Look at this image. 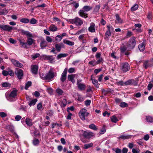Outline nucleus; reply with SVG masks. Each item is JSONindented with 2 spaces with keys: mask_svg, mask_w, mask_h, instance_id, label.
I'll use <instances>...</instances> for the list:
<instances>
[{
  "mask_svg": "<svg viewBox=\"0 0 153 153\" xmlns=\"http://www.w3.org/2000/svg\"><path fill=\"white\" fill-rule=\"evenodd\" d=\"M111 32L107 30L105 33L104 39L106 40H108L109 37L111 36Z\"/></svg>",
  "mask_w": 153,
  "mask_h": 153,
  "instance_id": "nucleus-22",
  "label": "nucleus"
},
{
  "mask_svg": "<svg viewBox=\"0 0 153 153\" xmlns=\"http://www.w3.org/2000/svg\"><path fill=\"white\" fill-rule=\"evenodd\" d=\"M11 62L16 67L20 68H22L23 67V65L18 61L12 59L11 60Z\"/></svg>",
  "mask_w": 153,
  "mask_h": 153,
  "instance_id": "nucleus-12",
  "label": "nucleus"
},
{
  "mask_svg": "<svg viewBox=\"0 0 153 153\" xmlns=\"http://www.w3.org/2000/svg\"><path fill=\"white\" fill-rule=\"evenodd\" d=\"M77 85L78 88L81 90H84L85 89V85L82 83H79Z\"/></svg>",
  "mask_w": 153,
  "mask_h": 153,
  "instance_id": "nucleus-34",
  "label": "nucleus"
},
{
  "mask_svg": "<svg viewBox=\"0 0 153 153\" xmlns=\"http://www.w3.org/2000/svg\"><path fill=\"white\" fill-rule=\"evenodd\" d=\"M67 103V100L65 99H64L62 100V106L64 107L66 106Z\"/></svg>",
  "mask_w": 153,
  "mask_h": 153,
  "instance_id": "nucleus-44",
  "label": "nucleus"
},
{
  "mask_svg": "<svg viewBox=\"0 0 153 153\" xmlns=\"http://www.w3.org/2000/svg\"><path fill=\"white\" fill-rule=\"evenodd\" d=\"M15 73L17 75V76L19 79H22V77L23 76V71L20 69H18L16 72Z\"/></svg>",
  "mask_w": 153,
  "mask_h": 153,
  "instance_id": "nucleus-13",
  "label": "nucleus"
},
{
  "mask_svg": "<svg viewBox=\"0 0 153 153\" xmlns=\"http://www.w3.org/2000/svg\"><path fill=\"white\" fill-rule=\"evenodd\" d=\"M87 109L85 108L82 109L79 113V114L80 119L84 120H85V117H86L88 115L89 113L87 112Z\"/></svg>",
  "mask_w": 153,
  "mask_h": 153,
  "instance_id": "nucleus-5",
  "label": "nucleus"
},
{
  "mask_svg": "<svg viewBox=\"0 0 153 153\" xmlns=\"http://www.w3.org/2000/svg\"><path fill=\"white\" fill-rule=\"evenodd\" d=\"M93 145V143H92L86 144L84 145V148L85 149H87L90 147H92Z\"/></svg>",
  "mask_w": 153,
  "mask_h": 153,
  "instance_id": "nucleus-38",
  "label": "nucleus"
},
{
  "mask_svg": "<svg viewBox=\"0 0 153 153\" xmlns=\"http://www.w3.org/2000/svg\"><path fill=\"white\" fill-rule=\"evenodd\" d=\"M134 80L133 79H129L126 82L124 83V84L126 85H134Z\"/></svg>",
  "mask_w": 153,
  "mask_h": 153,
  "instance_id": "nucleus-29",
  "label": "nucleus"
},
{
  "mask_svg": "<svg viewBox=\"0 0 153 153\" xmlns=\"http://www.w3.org/2000/svg\"><path fill=\"white\" fill-rule=\"evenodd\" d=\"M112 150L113 151H115L116 153H121V150L118 148H117L116 149H113Z\"/></svg>",
  "mask_w": 153,
  "mask_h": 153,
  "instance_id": "nucleus-59",
  "label": "nucleus"
},
{
  "mask_svg": "<svg viewBox=\"0 0 153 153\" xmlns=\"http://www.w3.org/2000/svg\"><path fill=\"white\" fill-rule=\"evenodd\" d=\"M120 106L122 108L128 106V104L126 102H123L120 104Z\"/></svg>",
  "mask_w": 153,
  "mask_h": 153,
  "instance_id": "nucleus-54",
  "label": "nucleus"
},
{
  "mask_svg": "<svg viewBox=\"0 0 153 153\" xmlns=\"http://www.w3.org/2000/svg\"><path fill=\"white\" fill-rule=\"evenodd\" d=\"M152 65H153V63H152L151 62L148 61H145L143 64V66L146 69H147Z\"/></svg>",
  "mask_w": 153,
  "mask_h": 153,
  "instance_id": "nucleus-20",
  "label": "nucleus"
},
{
  "mask_svg": "<svg viewBox=\"0 0 153 153\" xmlns=\"http://www.w3.org/2000/svg\"><path fill=\"white\" fill-rule=\"evenodd\" d=\"M78 13L79 16L82 17L86 18L88 17V14L83 9L80 10Z\"/></svg>",
  "mask_w": 153,
  "mask_h": 153,
  "instance_id": "nucleus-11",
  "label": "nucleus"
},
{
  "mask_svg": "<svg viewBox=\"0 0 153 153\" xmlns=\"http://www.w3.org/2000/svg\"><path fill=\"white\" fill-rule=\"evenodd\" d=\"M88 30L91 33H94L95 32V24L93 22L91 23Z\"/></svg>",
  "mask_w": 153,
  "mask_h": 153,
  "instance_id": "nucleus-17",
  "label": "nucleus"
},
{
  "mask_svg": "<svg viewBox=\"0 0 153 153\" xmlns=\"http://www.w3.org/2000/svg\"><path fill=\"white\" fill-rule=\"evenodd\" d=\"M116 81L115 82L114 84H115L117 85H120L121 86L123 85L124 84V83H123V82L122 81H117V79H116Z\"/></svg>",
  "mask_w": 153,
  "mask_h": 153,
  "instance_id": "nucleus-39",
  "label": "nucleus"
},
{
  "mask_svg": "<svg viewBox=\"0 0 153 153\" xmlns=\"http://www.w3.org/2000/svg\"><path fill=\"white\" fill-rule=\"evenodd\" d=\"M75 74H71L68 76V78L69 81H71L73 83H75V80L74 78H75Z\"/></svg>",
  "mask_w": 153,
  "mask_h": 153,
  "instance_id": "nucleus-19",
  "label": "nucleus"
},
{
  "mask_svg": "<svg viewBox=\"0 0 153 153\" xmlns=\"http://www.w3.org/2000/svg\"><path fill=\"white\" fill-rule=\"evenodd\" d=\"M56 93L59 95H62L63 94L64 92L62 90L59 88H58L56 90Z\"/></svg>",
  "mask_w": 153,
  "mask_h": 153,
  "instance_id": "nucleus-32",
  "label": "nucleus"
},
{
  "mask_svg": "<svg viewBox=\"0 0 153 153\" xmlns=\"http://www.w3.org/2000/svg\"><path fill=\"white\" fill-rule=\"evenodd\" d=\"M22 34L23 35H25L27 36V43L28 45H32L35 42V40L32 38H33V34L27 31H25L22 30H21Z\"/></svg>",
  "mask_w": 153,
  "mask_h": 153,
  "instance_id": "nucleus-2",
  "label": "nucleus"
},
{
  "mask_svg": "<svg viewBox=\"0 0 153 153\" xmlns=\"http://www.w3.org/2000/svg\"><path fill=\"white\" fill-rule=\"evenodd\" d=\"M107 30L110 31L111 32L113 31H114V29L112 26L110 25H107Z\"/></svg>",
  "mask_w": 153,
  "mask_h": 153,
  "instance_id": "nucleus-47",
  "label": "nucleus"
},
{
  "mask_svg": "<svg viewBox=\"0 0 153 153\" xmlns=\"http://www.w3.org/2000/svg\"><path fill=\"white\" fill-rule=\"evenodd\" d=\"M75 71V68H70L68 70V72L69 73H72L74 72Z\"/></svg>",
  "mask_w": 153,
  "mask_h": 153,
  "instance_id": "nucleus-62",
  "label": "nucleus"
},
{
  "mask_svg": "<svg viewBox=\"0 0 153 153\" xmlns=\"http://www.w3.org/2000/svg\"><path fill=\"white\" fill-rule=\"evenodd\" d=\"M40 56V54L39 53H36L34 54L31 55V57L33 59H35L37 57H39Z\"/></svg>",
  "mask_w": 153,
  "mask_h": 153,
  "instance_id": "nucleus-50",
  "label": "nucleus"
},
{
  "mask_svg": "<svg viewBox=\"0 0 153 153\" xmlns=\"http://www.w3.org/2000/svg\"><path fill=\"white\" fill-rule=\"evenodd\" d=\"M19 41L20 43L19 45L21 47L26 48H27L28 45L27 43L23 42L20 39L19 40Z\"/></svg>",
  "mask_w": 153,
  "mask_h": 153,
  "instance_id": "nucleus-23",
  "label": "nucleus"
},
{
  "mask_svg": "<svg viewBox=\"0 0 153 153\" xmlns=\"http://www.w3.org/2000/svg\"><path fill=\"white\" fill-rule=\"evenodd\" d=\"M146 120L148 122L152 123L153 122V118L150 116H147Z\"/></svg>",
  "mask_w": 153,
  "mask_h": 153,
  "instance_id": "nucleus-41",
  "label": "nucleus"
},
{
  "mask_svg": "<svg viewBox=\"0 0 153 153\" xmlns=\"http://www.w3.org/2000/svg\"><path fill=\"white\" fill-rule=\"evenodd\" d=\"M32 84L31 82L30 81L28 82L25 84V89H27Z\"/></svg>",
  "mask_w": 153,
  "mask_h": 153,
  "instance_id": "nucleus-48",
  "label": "nucleus"
},
{
  "mask_svg": "<svg viewBox=\"0 0 153 153\" xmlns=\"http://www.w3.org/2000/svg\"><path fill=\"white\" fill-rule=\"evenodd\" d=\"M44 59L46 60H49L50 61H52L54 60V58L52 56H47L44 55L43 56Z\"/></svg>",
  "mask_w": 153,
  "mask_h": 153,
  "instance_id": "nucleus-21",
  "label": "nucleus"
},
{
  "mask_svg": "<svg viewBox=\"0 0 153 153\" xmlns=\"http://www.w3.org/2000/svg\"><path fill=\"white\" fill-rule=\"evenodd\" d=\"M10 85L7 82H5L2 84V87H10Z\"/></svg>",
  "mask_w": 153,
  "mask_h": 153,
  "instance_id": "nucleus-52",
  "label": "nucleus"
},
{
  "mask_svg": "<svg viewBox=\"0 0 153 153\" xmlns=\"http://www.w3.org/2000/svg\"><path fill=\"white\" fill-rule=\"evenodd\" d=\"M17 90H13L7 97V100L10 101H13L16 100V98L17 96Z\"/></svg>",
  "mask_w": 153,
  "mask_h": 153,
  "instance_id": "nucleus-6",
  "label": "nucleus"
},
{
  "mask_svg": "<svg viewBox=\"0 0 153 153\" xmlns=\"http://www.w3.org/2000/svg\"><path fill=\"white\" fill-rule=\"evenodd\" d=\"M89 128H90L95 131H96L98 129L97 127L93 124L89 125Z\"/></svg>",
  "mask_w": 153,
  "mask_h": 153,
  "instance_id": "nucleus-37",
  "label": "nucleus"
},
{
  "mask_svg": "<svg viewBox=\"0 0 153 153\" xmlns=\"http://www.w3.org/2000/svg\"><path fill=\"white\" fill-rule=\"evenodd\" d=\"M37 20L34 18H32L30 21V23L31 24H35L37 23Z\"/></svg>",
  "mask_w": 153,
  "mask_h": 153,
  "instance_id": "nucleus-51",
  "label": "nucleus"
},
{
  "mask_svg": "<svg viewBox=\"0 0 153 153\" xmlns=\"http://www.w3.org/2000/svg\"><path fill=\"white\" fill-rule=\"evenodd\" d=\"M67 71V68H65L60 78V80L62 82H64L66 79Z\"/></svg>",
  "mask_w": 153,
  "mask_h": 153,
  "instance_id": "nucleus-9",
  "label": "nucleus"
},
{
  "mask_svg": "<svg viewBox=\"0 0 153 153\" xmlns=\"http://www.w3.org/2000/svg\"><path fill=\"white\" fill-rule=\"evenodd\" d=\"M7 129L9 130L10 131H12L13 130V127L11 125H8L6 126Z\"/></svg>",
  "mask_w": 153,
  "mask_h": 153,
  "instance_id": "nucleus-49",
  "label": "nucleus"
},
{
  "mask_svg": "<svg viewBox=\"0 0 153 153\" xmlns=\"http://www.w3.org/2000/svg\"><path fill=\"white\" fill-rule=\"evenodd\" d=\"M38 66L37 65H33L31 66V71L33 74H36L38 73Z\"/></svg>",
  "mask_w": 153,
  "mask_h": 153,
  "instance_id": "nucleus-15",
  "label": "nucleus"
},
{
  "mask_svg": "<svg viewBox=\"0 0 153 153\" xmlns=\"http://www.w3.org/2000/svg\"><path fill=\"white\" fill-rule=\"evenodd\" d=\"M37 101V100L36 99L33 100L30 102L28 104V105L30 106L34 105H35Z\"/></svg>",
  "mask_w": 153,
  "mask_h": 153,
  "instance_id": "nucleus-36",
  "label": "nucleus"
},
{
  "mask_svg": "<svg viewBox=\"0 0 153 153\" xmlns=\"http://www.w3.org/2000/svg\"><path fill=\"white\" fill-rule=\"evenodd\" d=\"M88 64L92 65L93 66H94L97 65V64H96V62H95V60L94 59L92 61L89 62Z\"/></svg>",
  "mask_w": 153,
  "mask_h": 153,
  "instance_id": "nucleus-53",
  "label": "nucleus"
},
{
  "mask_svg": "<svg viewBox=\"0 0 153 153\" xmlns=\"http://www.w3.org/2000/svg\"><path fill=\"white\" fill-rule=\"evenodd\" d=\"M62 39V37L60 35H58L56 36L55 40L58 41H60Z\"/></svg>",
  "mask_w": 153,
  "mask_h": 153,
  "instance_id": "nucleus-56",
  "label": "nucleus"
},
{
  "mask_svg": "<svg viewBox=\"0 0 153 153\" xmlns=\"http://www.w3.org/2000/svg\"><path fill=\"white\" fill-rule=\"evenodd\" d=\"M62 44H56L55 45L56 49L58 51L60 52L61 51L62 45Z\"/></svg>",
  "mask_w": 153,
  "mask_h": 153,
  "instance_id": "nucleus-33",
  "label": "nucleus"
},
{
  "mask_svg": "<svg viewBox=\"0 0 153 153\" xmlns=\"http://www.w3.org/2000/svg\"><path fill=\"white\" fill-rule=\"evenodd\" d=\"M49 29L50 31L53 32L56 31L57 30V27L53 25H51L49 27Z\"/></svg>",
  "mask_w": 153,
  "mask_h": 153,
  "instance_id": "nucleus-26",
  "label": "nucleus"
},
{
  "mask_svg": "<svg viewBox=\"0 0 153 153\" xmlns=\"http://www.w3.org/2000/svg\"><path fill=\"white\" fill-rule=\"evenodd\" d=\"M82 135L85 137L89 139L91 137L94 136V134L93 133L91 132H88L85 131H84Z\"/></svg>",
  "mask_w": 153,
  "mask_h": 153,
  "instance_id": "nucleus-10",
  "label": "nucleus"
},
{
  "mask_svg": "<svg viewBox=\"0 0 153 153\" xmlns=\"http://www.w3.org/2000/svg\"><path fill=\"white\" fill-rule=\"evenodd\" d=\"M7 114L4 112H1L0 113V116L1 117H4L7 116Z\"/></svg>",
  "mask_w": 153,
  "mask_h": 153,
  "instance_id": "nucleus-61",
  "label": "nucleus"
},
{
  "mask_svg": "<svg viewBox=\"0 0 153 153\" xmlns=\"http://www.w3.org/2000/svg\"><path fill=\"white\" fill-rule=\"evenodd\" d=\"M126 46L123 45L120 48V50L121 52L124 53L126 50Z\"/></svg>",
  "mask_w": 153,
  "mask_h": 153,
  "instance_id": "nucleus-58",
  "label": "nucleus"
},
{
  "mask_svg": "<svg viewBox=\"0 0 153 153\" xmlns=\"http://www.w3.org/2000/svg\"><path fill=\"white\" fill-rule=\"evenodd\" d=\"M33 134L35 136H40V133L38 132V131L36 129H35L33 132Z\"/></svg>",
  "mask_w": 153,
  "mask_h": 153,
  "instance_id": "nucleus-45",
  "label": "nucleus"
},
{
  "mask_svg": "<svg viewBox=\"0 0 153 153\" xmlns=\"http://www.w3.org/2000/svg\"><path fill=\"white\" fill-rule=\"evenodd\" d=\"M20 22L22 23L27 24L29 22V19L26 18H23L20 20Z\"/></svg>",
  "mask_w": 153,
  "mask_h": 153,
  "instance_id": "nucleus-31",
  "label": "nucleus"
},
{
  "mask_svg": "<svg viewBox=\"0 0 153 153\" xmlns=\"http://www.w3.org/2000/svg\"><path fill=\"white\" fill-rule=\"evenodd\" d=\"M116 20L117 21L118 23H122L123 22L122 20L120 18L119 15L116 14L115 15Z\"/></svg>",
  "mask_w": 153,
  "mask_h": 153,
  "instance_id": "nucleus-35",
  "label": "nucleus"
},
{
  "mask_svg": "<svg viewBox=\"0 0 153 153\" xmlns=\"http://www.w3.org/2000/svg\"><path fill=\"white\" fill-rule=\"evenodd\" d=\"M47 45V42L44 39H42L40 43V46L41 48L42 49L45 48Z\"/></svg>",
  "mask_w": 153,
  "mask_h": 153,
  "instance_id": "nucleus-18",
  "label": "nucleus"
},
{
  "mask_svg": "<svg viewBox=\"0 0 153 153\" xmlns=\"http://www.w3.org/2000/svg\"><path fill=\"white\" fill-rule=\"evenodd\" d=\"M146 45L145 41H143L142 42L140 43L138 45V48L140 51H143L145 48Z\"/></svg>",
  "mask_w": 153,
  "mask_h": 153,
  "instance_id": "nucleus-14",
  "label": "nucleus"
},
{
  "mask_svg": "<svg viewBox=\"0 0 153 153\" xmlns=\"http://www.w3.org/2000/svg\"><path fill=\"white\" fill-rule=\"evenodd\" d=\"M106 131L105 126H103L100 131V133L101 134H104Z\"/></svg>",
  "mask_w": 153,
  "mask_h": 153,
  "instance_id": "nucleus-43",
  "label": "nucleus"
},
{
  "mask_svg": "<svg viewBox=\"0 0 153 153\" xmlns=\"http://www.w3.org/2000/svg\"><path fill=\"white\" fill-rule=\"evenodd\" d=\"M153 86V84L152 83H149L148 84V85L147 88H148V90L150 91L151 89L152 88Z\"/></svg>",
  "mask_w": 153,
  "mask_h": 153,
  "instance_id": "nucleus-63",
  "label": "nucleus"
},
{
  "mask_svg": "<svg viewBox=\"0 0 153 153\" xmlns=\"http://www.w3.org/2000/svg\"><path fill=\"white\" fill-rule=\"evenodd\" d=\"M140 150L139 149H133L132 152L133 153H139Z\"/></svg>",
  "mask_w": 153,
  "mask_h": 153,
  "instance_id": "nucleus-64",
  "label": "nucleus"
},
{
  "mask_svg": "<svg viewBox=\"0 0 153 153\" xmlns=\"http://www.w3.org/2000/svg\"><path fill=\"white\" fill-rule=\"evenodd\" d=\"M68 21L70 23L75 25L77 26H80L83 23L82 20L78 17L74 19H69Z\"/></svg>",
  "mask_w": 153,
  "mask_h": 153,
  "instance_id": "nucleus-4",
  "label": "nucleus"
},
{
  "mask_svg": "<svg viewBox=\"0 0 153 153\" xmlns=\"http://www.w3.org/2000/svg\"><path fill=\"white\" fill-rule=\"evenodd\" d=\"M25 123L27 126L29 127L31 126L33 124L32 119L28 117H26L25 120Z\"/></svg>",
  "mask_w": 153,
  "mask_h": 153,
  "instance_id": "nucleus-16",
  "label": "nucleus"
},
{
  "mask_svg": "<svg viewBox=\"0 0 153 153\" xmlns=\"http://www.w3.org/2000/svg\"><path fill=\"white\" fill-rule=\"evenodd\" d=\"M91 103V100H87L85 101V105L88 106L90 105Z\"/></svg>",
  "mask_w": 153,
  "mask_h": 153,
  "instance_id": "nucleus-55",
  "label": "nucleus"
},
{
  "mask_svg": "<svg viewBox=\"0 0 153 153\" xmlns=\"http://www.w3.org/2000/svg\"><path fill=\"white\" fill-rule=\"evenodd\" d=\"M111 121L114 123H116L118 121L117 118L115 116L113 115L111 117Z\"/></svg>",
  "mask_w": 153,
  "mask_h": 153,
  "instance_id": "nucleus-30",
  "label": "nucleus"
},
{
  "mask_svg": "<svg viewBox=\"0 0 153 153\" xmlns=\"http://www.w3.org/2000/svg\"><path fill=\"white\" fill-rule=\"evenodd\" d=\"M138 8V5L137 4H135L131 8V10L132 11H134L136 10Z\"/></svg>",
  "mask_w": 153,
  "mask_h": 153,
  "instance_id": "nucleus-42",
  "label": "nucleus"
},
{
  "mask_svg": "<svg viewBox=\"0 0 153 153\" xmlns=\"http://www.w3.org/2000/svg\"><path fill=\"white\" fill-rule=\"evenodd\" d=\"M33 143L34 145H38L39 142V140L38 139L35 138L33 140Z\"/></svg>",
  "mask_w": 153,
  "mask_h": 153,
  "instance_id": "nucleus-46",
  "label": "nucleus"
},
{
  "mask_svg": "<svg viewBox=\"0 0 153 153\" xmlns=\"http://www.w3.org/2000/svg\"><path fill=\"white\" fill-rule=\"evenodd\" d=\"M57 76L56 73L54 72L53 68H51L48 72L44 76L41 75V78L43 80H48L51 81L53 79L54 77Z\"/></svg>",
  "mask_w": 153,
  "mask_h": 153,
  "instance_id": "nucleus-1",
  "label": "nucleus"
},
{
  "mask_svg": "<svg viewBox=\"0 0 153 153\" xmlns=\"http://www.w3.org/2000/svg\"><path fill=\"white\" fill-rule=\"evenodd\" d=\"M68 56V54L66 53H60L58 54L57 56V58L58 59L62 57H65Z\"/></svg>",
  "mask_w": 153,
  "mask_h": 153,
  "instance_id": "nucleus-40",
  "label": "nucleus"
},
{
  "mask_svg": "<svg viewBox=\"0 0 153 153\" xmlns=\"http://www.w3.org/2000/svg\"><path fill=\"white\" fill-rule=\"evenodd\" d=\"M131 136L129 135H122L118 137V139H122L125 140L129 139L131 138Z\"/></svg>",
  "mask_w": 153,
  "mask_h": 153,
  "instance_id": "nucleus-25",
  "label": "nucleus"
},
{
  "mask_svg": "<svg viewBox=\"0 0 153 153\" xmlns=\"http://www.w3.org/2000/svg\"><path fill=\"white\" fill-rule=\"evenodd\" d=\"M13 28L8 25H0V28L4 31L10 32L13 30Z\"/></svg>",
  "mask_w": 153,
  "mask_h": 153,
  "instance_id": "nucleus-8",
  "label": "nucleus"
},
{
  "mask_svg": "<svg viewBox=\"0 0 153 153\" xmlns=\"http://www.w3.org/2000/svg\"><path fill=\"white\" fill-rule=\"evenodd\" d=\"M130 69V66L127 63H124L121 64V69L124 72L128 71Z\"/></svg>",
  "mask_w": 153,
  "mask_h": 153,
  "instance_id": "nucleus-7",
  "label": "nucleus"
},
{
  "mask_svg": "<svg viewBox=\"0 0 153 153\" xmlns=\"http://www.w3.org/2000/svg\"><path fill=\"white\" fill-rule=\"evenodd\" d=\"M46 41L49 43L53 41L51 37L48 36H46Z\"/></svg>",
  "mask_w": 153,
  "mask_h": 153,
  "instance_id": "nucleus-57",
  "label": "nucleus"
},
{
  "mask_svg": "<svg viewBox=\"0 0 153 153\" xmlns=\"http://www.w3.org/2000/svg\"><path fill=\"white\" fill-rule=\"evenodd\" d=\"M92 9V7L89 6H85L82 8V9L85 10V12L88 11Z\"/></svg>",
  "mask_w": 153,
  "mask_h": 153,
  "instance_id": "nucleus-28",
  "label": "nucleus"
},
{
  "mask_svg": "<svg viewBox=\"0 0 153 153\" xmlns=\"http://www.w3.org/2000/svg\"><path fill=\"white\" fill-rule=\"evenodd\" d=\"M91 79L92 81V83L94 84L96 87L97 88H98L99 87V84L98 83V82L95 79H93V78L92 77V76H91Z\"/></svg>",
  "mask_w": 153,
  "mask_h": 153,
  "instance_id": "nucleus-24",
  "label": "nucleus"
},
{
  "mask_svg": "<svg viewBox=\"0 0 153 153\" xmlns=\"http://www.w3.org/2000/svg\"><path fill=\"white\" fill-rule=\"evenodd\" d=\"M136 45V38L134 36H132L128 41L127 48L129 50H132L134 48Z\"/></svg>",
  "mask_w": 153,
  "mask_h": 153,
  "instance_id": "nucleus-3",
  "label": "nucleus"
},
{
  "mask_svg": "<svg viewBox=\"0 0 153 153\" xmlns=\"http://www.w3.org/2000/svg\"><path fill=\"white\" fill-rule=\"evenodd\" d=\"M63 42L65 44H66L70 46H72L74 44V42H71L68 40H64Z\"/></svg>",
  "mask_w": 153,
  "mask_h": 153,
  "instance_id": "nucleus-27",
  "label": "nucleus"
},
{
  "mask_svg": "<svg viewBox=\"0 0 153 153\" xmlns=\"http://www.w3.org/2000/svg\"><path fill=\"white\" fill-rule=\"evenodd\" d=\"M100 6L99 5H96L94 9V11L95 12H97L100 9Z\"/></svg>",
  "mask_w": 153,
  "mask_h": 153,
  "instance_id": "nucleus-60",
  "label": "nucleus"
}]
</instances>
